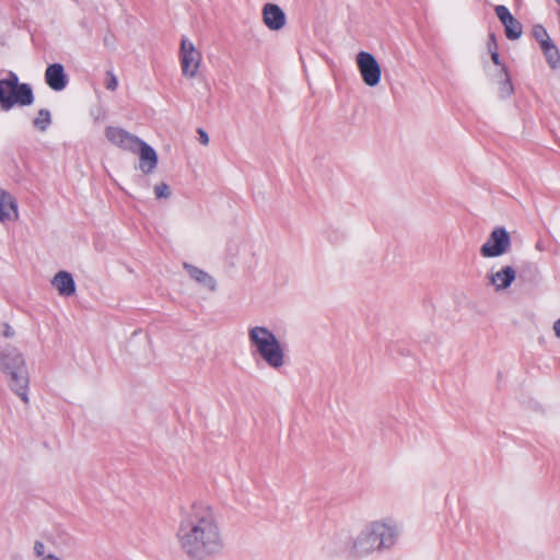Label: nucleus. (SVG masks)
Returning <instances> with one entry per match:
<instances>
[{"mask_svg": "<svg viewBox=\"0 0 560 560\" xmlns=\"http://www.w3.org/2000/svg\"><path fill=\"white\" fill-rule=\"evenodd\" d=\"M176 538L189 560L214 557L224 547L218 512L205 501L183 505Z\"/></svg>", "mask_w": 560, "mask_h": 560, "instance_id": "obj_1", "label": "nucleus"}, {"mask_svg": "<svg viewBox=\"0 0 560 560\" xmlns=\"http://www.w3.org/2000/svg\"><path fill=\"white\" fill-rule=\"evenodd\" d=\"M398 536L394 524L373 522L366 525L354 539L351 553L354 557H365L376 550L390 548Z\"/></svg>", "mask_w": 560, "mask_h": 560, "instance_id": "obj_2", "label": "nucleus"}, {"mask_svg": "<svg viewBox=\"0 0 560 560\" xmlns=\"http://www.w3.org/2000/svg\"><path fill=\"white\" fill-rule=\"evenodd\" d=\"M248 339L268 366L279 370L285 364L284 349L276 335L267 327L254 326L249 328Z\"/></svg>", "mask_w": 560, "mask_h": 560, "instance_id": "obj_3", "label": "nucleus"}, {"mask_svg": "<svg viewBox=\"0 0 560 560\" xmlns=\"http://www.w3.org/2000/svg\"><path fill=\"white\" fill-rule=\"evenodd\" d=\"M3 371L10 375V387L26 404L28 402V372L22 353L15 348H5L1 354Z\"/></svg>", "mask_w": 560, "mask_h": 560, "instance_id": "obj_4", "label": "nucleus"}, {"mask_svg": "<svg viewBox=\"0 0 560 560\" xmlns=\"http://www.w3.org/2000/svg\"><path fill=\"white\" fill-rule=\"evenodd\" d=\"M34 102L33 90L27 83H20L15 73L10 72L0 80V108L10 110L13 106H28Z\"/></svg>", "mask_w": 560, "mask_h": 560, "instance_id": "obj_5", "label": "nucleus"}, {"mask_svg": "<svg viewBox=\"0 0 560 560\" xmlns=\"http://www.w3.org/2000/svg\"><path fill=\"white\" fill-rule=\"evenodd\" d=\"M178 58L182 74L187 79L196 78L201 66L202 54L186 36L180 39Z\"/></svg>", "mask_w": 560, "mask_h": 560, "instance_id": "obj_6", "label": "nucleus"}, {"mask_svg": "<svg viewBox=\"0 0 560 560\" xmlns=\"http://www.w3.org/2000/svg\"><path fill=\"white\" fill-rule=\"evenodd\" d=\"M512 241L509 232L498 226L492 230L488 240L480 247V255L485 258L500 257L510 252Z\"/></svg>", "mask_w": 560, "mask_h": 560, "instance_id": "obj_7", "label": "nucleus"}, {"mask_svg": "<svg viewBox=\"0 0 560 560\" xmlns=\"http://www.w3.org/2000/svg\"><path fill=\"white\" fill-rule=\"evenodd\" d=\"M357 66L363 82L368 86H376L382 77V69L376 58L368 51H360L357 55Z\"/></svg>", "mask_w": 560, "mask_h": 560, "instance_id": "obj_8", "label": "nucleus"}, {"mask_svg": "<svg viewBox=\"0 0 560 560\" xmlns=\"http://www.w3.org/2000/svg\"><path fill=\"white\" fill-rule=\"evenodd\" d=\"M105 137L112 144L131 153L138 152L139 143L141 140L127 130L114 126H108L105 128Z\"/></svg>", "mask_w": 560, "mask_h": 560, "instance_id": "obj_9", "label": "nucleus"}, {"mask_svg": "<svg viewBox=\"0 0 560 560\" xmlns=\"http://www.w3.org/2000/svg\"><path fill=\"white\" fill-rule=\"evenodd\" d=\"M495 14L500 22L504 26L505 35L509 39L515 40L518 39L523 34V26L521 22H518L509 11L505 5H497Z\"/></svg>", "mask_w": 560, "mask_h": 560, "instance_id": "obj_10", "label": "nucleus"}, {"mask_svg": "<svg viewBox=\"0 0 560 560\" xmlns=\"http://www.w3.org/2000/svg\"><path fill=\"white\" fill-rule=\"evenodd\" d=\"M262 21L271 31H279L285 25V14L283 10L273 3H266L262 7Z\"/></svg>", "mask_w": 560, "mask_h": 560, "instance_id": "obj_11", "label": "nucleus"}, {"mask_svg": "<svg viewBox=\"0 0 560 560\" xmlns=\"http://www.w3.org/2000/svg\"><path fill=\"white\" fill-rule=\"evenodd\" d=\"M489 283L495 291H503L511 287L516 278V271L511 266H503L498 271L488 273Z\"/></svg>", "mask_w": 560, "mask_h": 560, "instance_id": "obj_12", "label": "nucleus"}, {"mask_svg": "<svg viewBox=\"0 0 560 560\" xmlns=\"http://www.w3.org/2000/svg\"><path fill=\"white\" fill-rule=\"evenodd\" d=\"M45 82L51 90L62 91L68 84L63 66L60 63L49 65L45 71Z\"/></svg>", "mask_w": 560, "mask_h": 560, "instance_id": "obj_13", "label": "nucleus"}, {"mask_svg": "<svg viewBox=\"0 0 560 560\" xmlns=\"http://www.w3.org/2000/svg\"><path fill=\"white\" fill-rule=\"evenodd\" d=\"M140 155L139 168L144 174L152 173L158 165V154L155 150L144 141L140 140L138 152Z\"/></svg>", "mask_w": 560, "mask_h": 560, "instance_id": "obj_14", "label": "nucleus"}, {"mask_svg": "<svg viewBox=\"0 0 560 560\" xmlns=\"http://www.w3.org/2000/svg\"><path fill=\"white\" fill-rule=\"evenodd\" d=\"M19 218L15 198L0 188V222L15 221Z\"/></svg>", "mask_w": 560, "mask_h": 560, "instance_id": "obj_15", "label": "nucleus"}, {"mask_svg": "<svg viewBox=\"0 0 560 560\" xmlns=\"http://www.w3.org/2000/svg\"><path fill=\"white\" fill-rule=\"evenodd\" d=\"M52 287L62 296H71L75 293V282L68 271H59L51 280Z\"/></svg>", "mask_w": 560, "mask_h": 560, "instance_id": "obj_16", "label": "nucleus"}, {"mask_svg": "<svg viewBox=\"0 0 560 560\" xmlns=\"http://www.w3.org/2000/svg\"><path fill=\"white\" fill-rule=\"evenodd\" d=\"M184 268L187 270L190 278L194 279L199 284L203 285L210 291H214L217 289L215 280L206 271L187 262L184 264Z\"/></svg>", "mask_w": 560, "mask_h": 560, "instance_id": "obj_17", "label": "nucleus"}, {"mask_svg": "<svg viewBox=\"0 0 560 560\" xmlns=\"http://www.w3.org/2000/svg\"><path fill=\"white\" fill-rule=\"evenodd\" d=\"M540 48L546 57L548 65L552 69L558 68L560 65V54H559L558 47L555 45V43L553 42L545 43L542 46H540Z\"/></svg>", "mask_w": 560, "mask_h": 560, "instance_id": "obj_18", "label": "nucleus"}, {"mask_svg": "<svg viewBox=\"0 0 560 560\" xmlns=\"http://www.w3.org/2000/svg\"><path fill=\"white\" fill-rule=\"evenodd\" d=\"M51 124V116L48 109H39L37 117L34 119L33 125L40 131L47 130Z\"/></svg>", "mask_w": 560, "mask_h": 560, "instance_id": "obj_19", "label": "nucleus"}, {"mask_svg": "<svg viewBox=\"0 0 560 560\" xmlns=\"http://www.w3.org/2000/svg\"><path fill=\"white\" fill-rule=\"evenodd\" d=\"M500 73L503 80L500 86L501 95L503 97L510 96L513 93V85L511 83L506 67L502 66Z\"/></svg>", "mask_w": 560, "mask_h": 560, "instance_id": "obj_20", "label": "nucleus"}, {"mask_svg": "<svg viewBox=\"0 0 560 560\" xmlns=\"http://www.w3.org/2000/svg\"><path fill=\"white\" fill-rule=\"evenodd\" d=\"M533 34L540 46H542L545 43L552 42L545 27L541 25H536L533 30Z\"/></svg>", "mask_w": 560, "mask_h": 560, "instance_id": "obj_21", "label": "nucleus"}, {"mask_svg": "<svg viewBox=\"0 0 560 560\" xmlns=\"http://www.w3.org/2000/svg\"><path fill=\"white\" fill-rule=\"evenodd\" d=\"M154 195L158 199H166L171 196L170 186L165 183H160L154 186Z\"/></svg>", "mask_w": 560, "mask_h": 560, "instance_id": "obj_22", "label": "nucleus"}, {"mask_svg": "<svg viewBox=\"0 0 560 560\" xmlns=\"http://www.w3.org/2000/svg\"><path fill=\"white\" fill-rule=\"evenodd\" d=\"M105 86L107 90L115 91L118 86V80L113 71L106 72Z\"/></svg>", "mask_w": 560, "mask_h": 560, "instance_id": "obj_23", "label": "nucleus"}, {"mask_svg": "<svg viewBox=\"0 0 560 560\" xmlns=\"http://www.w3.org/2000/svg\"><path fill=\"white\" fill-rule=\"evenodd\" d=\"M45 549H46V547H45V544H44L43 541H40V540H36V541L34 542L33 551H34V555H35L36 557H38V558H40V559H42L43 557H45V556H46V555H45Z\"/></svg>", "mask_w": 560, "mask_h": 560, "instance_id": "obj_24", "label": "nucleus"}, {"mask_svg": "<svg viewBox=\"0 0 560 560\" xmlns=\"http://www.w3.org/2000/svg\"><path fill=\"white\" fill-rule=\"evenodd\" d=\"M198 135H199V141L203 144V145H207L209 143V136L208 133L203 130V129H198Z\"/></svg>", "mask_w": 560, "mask_h": 560, "instance_id": "obj_25", "label": "nucleus"}, {"mask_svg": "<svg viewBox=\"0 0 560 560\" xmlns=\"http://www.w3.org/2000/svg\"><path fill=\"white\" fill-rule=\"evenodd\" d=\"M491 60L493 61L494 65L501 66L500 56L497 50H491Z\"/></svg>", "mask_w": 560, "mask_h": 560, "instance_id": "obj_26", "label": "nucleus"}, {"mask_svg": "<svg viewBox=\"0 0 560 560\" xmlns=\"http://www.w3.org/2000/svg\"><path fill=\"white\" fill-rule=\"evenodd\" d=\"M489 50H497L495 37L493 34L490 35Z\"/></svg>", "mask_w": 560, "mask_h": 560, "instance_id": "obj_27", "label": "nucleus"}, {"mask_svg": "<svg viewBox=\"0 0 560 560\" xmlns=\"http://www.w3.org/2000/svg\"><path fill=\"white\" fill-rule=\"evenodd\" d=\"M555 335L560 338V318L553 323Z\"/></svg>", "mask_w": 560, "mask_h": 560, "instance_id": "obj_28", "label": "nucleus"}, {"mask_svg": "<svg viewBox=\"0 0 560 560\" xmlns=\"http://www.w3.org/2000/svg\"><path fill=\"white\" fill-rule=\"evenodd\" d=\"M40 560H61V559L54 553H48L45 557H43Z\"/></svg>", "mask_w": 560, "mask_h": 560, "instance_id": "obj_29", "label": "nucleus"}, {"mask_svg": "<svg viewBox=\"0 0 560 560\" xmlns=\"http://www.w3.org/2000/svg\"><path fill=\"white\" fill-rule=\"evenodd\" d=\"M13 335H14V331L12 330V328L9 325H7L5 330H4V336L12 337Z\"/></svg>", "mask_w": 560, "mask_h": 560, "instance_id": "obj_30", "label": "nucleus"}, {"mask_svg": "<svg viewBox=\"0 0 560 560\" xmlns=\"http://www.w3.org/2000/svg\"><path fill=\"white\" fill-rule=\"evenodd\" d=\"M536 249H537V250L542 252V250H545V249H546V247H545V245H544V243H542V242L538 241V242L536 243Z\"/></svg>", "mask_w": 560, "mask_h": 560, "instance_id": "obj_31", "label": "nucleus"}, {"mask_svg": "<svg viewBox=\"0 0 560 560\" xmlns=\"http://www.w3.org/2000/svg\"><path fill=\"white\" fill-rule=\"evenodd\" d=\"M556 1H557V2L559 3V5H560V0H556Z\"/></svg>", "mask_w": 560, "mask_h": 560, "instance_id": "obj_32", "label": "nucleus"}]
</instances>
